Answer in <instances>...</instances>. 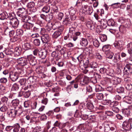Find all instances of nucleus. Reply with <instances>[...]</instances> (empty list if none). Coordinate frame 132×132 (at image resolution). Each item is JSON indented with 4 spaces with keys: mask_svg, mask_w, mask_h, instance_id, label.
Listing matches in <instances>:
<instances>
[{
    "mask_svg": "<svg viewBox=\"0 0 132 132\" xmlns=\"http://www.w3.org/2000/svg\"><path fill=\"white\" fill-rule=\"evenodd\" d=\"M19 89V85L16 83H15L12 86L11 90L12 91H17Z\"/></svg>",
    "mask_w": 132,
    "mask_h": 132,
    "instance_id": "nucleus-42",
    "label": "nucleus"
},
{
    "mask_svg": "<svg viewBox=\"0 0 132 132\" xmlns=\"http://www.w3.org/2000/svg\"><path fill=\"white\" fill-rule=\"evenodd\" d=\"M108 25L109 26L112 27L116 26L117 25V23L112 19H109L107 21Z\"/></svg>",
    "mask_w": 132,
    "mask_h": 132,
    "instance_id": "nucleus-23",
    "label": "nucleus"
},
{
    "mask_svg": "<svg viewBox=\"0 0 132 132\" xmlns=\"http://www.w3.org/2000/svg\"><path fill=\"white\" fill-rule=\"evenodd\" d=\"M39 38L42 40L43 43H47L50 41L49 35L46 34H43Z\"/></svg>",
    "mask_w": 132,
    "mask_h": 132,
    "instance_id": "nucleus-7",
    "label": "nucleus"
},
{
    "mask_svg": "<svg viewBox=\"0 0 132 132\" xmlns=\"http://www.w3.org/2000/svg\"><path fill=\"white\" fill-rule=\"evenodd\" d=\"M37 22L40 26H43L44 24V21L40 19H38L37 20Z\"/></svg>",
    "mask_w": 132,
    "mask_h": 132,
    "instance_id": "nucleus-64",
    "label": "nucleus"
},
{
    "mask_svg": "<svg viewBox=\"0 0 132 132\" xmlns=\"http://www.w3.org/2000/svg\"><path fill=\"white\" fill-rule=\"evenodd\" d=\"M27 58L31 65L33 66L36 64V60L34 58V57L32 55H31L27 56Z\"/></svg>",
    "mask_w": 132,
    "mask_h": 132,
    "instance_id": "nucleus-10",
    "label": "nucleus"
},
{
    "mask_svg": "<svg viewBox=\"0 0 132 132\" xmlns=\"http://www.w3.org/2000/svg\"><path fill=\"white\" fill-rule=\"evenodd\" d=\"M80 44L83 47H86L88 44V42L87 39L82 38L80 41Z\"/></svg>",
    "mask_w": 132,
    "mask_h": 132,
    "instance_id": "nucleus-18",
    "label": "nucleus"
},
{
    "mask_svg": "<svg viewBox=\"0 0 132 132\" xmlns=\"http://www.w3.org/2000/svg\"><path fill=\"white\" fill-rule=\"evenodd\" d=\"M120 56L119 55H114L113 58L112 57V62H117L118 60L120 59Z\"/></svg>",
    "mask_w": 132,
    "mask_h": 132,
    "instance_id": "nucleus-43",
    "label": "nucleus"
},
{
    "mask_svg": "<svg viewBox=\"0 0 132 132\" xmlns=\"http://www.w3.org/2000/svg\"><path fill=\"white\" fill-rule=\"evenodd\" d=\"M13 52L11 49H6L5 51V53L7 55H12L13 53Z\"/></svg>",
    "mask_w": 132,
    "mask_h": 132,
    "instance_id": "nucleus-52",
    "label": "nucleus"
},
{
    "mask_svg": "<svg viewBox=\"0 0 132 132\" xmlns=\"http://www.w3.org/2000/svg\"><path fill=\"white\" fill-rule=\"evenodd\" d=\"M124 91V88L122 87H120L117 88V92L118 93H123Z\"/></svg>",
    "mask_w": 132,
    "mask_h": 132,
    "instance_id": "nucleus-55",
    "label": "nucleus"
},
{
    "mask_svg": "<svg viewBox=\"0 0 132 132\" xmlns=\"http://www.w3.org/2000/svg\"><path fill=\"white\" fill-rule=\"evenodd\" d=\"M61 34V33L59 31L56 30L54 32L52 35V37L54 39L57 38Z\"/></svg>",
    "mask_w": 132,
    "mask_h": 132,
    "instance_id": "nucleus-36",
    "label": "nucleus"
},
{
    "mask_svg": "<svg viewBox=\"0 0 132 132\" xmlns=\"http://www.w3.org/2000/svg\"><path fill=\"white\" fill-rule=\"evenodd\" d=\"M89 65L90 67L93 69L97 68L98 66L97 64L94 62L90 63Z\"/></svg>",
    "mask_w": 132,
    "mask_h": 132,
    "instance_id": "nucleus-47",
    "label": "nucleus"
},
{
    "mask_svg": "<svg viewBox=\"0 0 132 132\" xmlns=\"http://www.w3.org/2000/svg\"><path fill=\"white\" fill-rule=\"evenodd\" d=\"M123 77L124 78L131 77L132 73V67L131 65L127 64L124 68Z\"/></svg>",
    "mask_w": 132,
    "mask_h": 132,
    "instance_id": "nucleus-1",
    "label": "nucleus"
},
{
    "mask_svg": "<svg viewBox=\"0 0 132 132\" xmlns=\"http://www.w3.org/2000/svg\"><path fill=\"white\" fill-rule=\"evenodd\" d=\"M123 113L127 116H129L130 114V110L128 108L125 109L123 110Z\"/></svg>",
    "mask_w": 132,
    "mask_h": 132,
    "instance_id": "nucleus-53",
    "label": "nucleus"
},
{
    "mask_svg": "<svg viewBox=\"0 0 132 132\" xmlns=\"http://www.w3.org/2000/svg\"><path fill=\"white\" fill-rule=\"evenodd\" d=\"M10 22L11 23V25L12 27L14 29L18 27L19 23L18 20L14 18L12 19V21Z\"/></svg>",
    "mask_w": 132,
    "mask_h": 132,
    "instance_id": "nucleus-14",
    "label": "nucleus"
},
{
    "mask_svg": "<svg viewBox=\"0 0 132 132\" xmlns=\"http://www.w3.org/2000/svg\"><path fill=\"white\" fill-rule=\"evenodd\" d=\"M122 125L124 129L127 131H129L132 128V118L124 121Z\"/></svg>",
    "mask_w": 132,
    "mask_h": 132,
    "instance_id": "nucleus-2",
    "label": "nucleus"
},
{
    "mask_svg": "<svg viewBox=\"0 0 132 132\" xmlns=\"http://www.w3.org/2000/svg\"><path fill=\"white\" fill-rule=\"evenodd\" d=\"M42 29L38 25L35 26L33 28V31L35 32H40L42 31Z\"/></svg>",
    "mask_w": 132,
    "mask_h": 132,
    "instance_id": "nucleus-24",
    "label": "nucleus"
},
{
    "mask_svg": "<svg viewBox=\"0 0 132 132\" xmlns=\"http://www.w3.org/2000/svg\"><path fill=\"white\" fill-rule=\"evenodd\" d=\"M125 87L128 91L132 90V85L131 84H126L125 85Z\"/></svg>",
    "mask_w": 132,
    "mask_h": 132,
    "instance_id": "nucleus-54",
    "label": "nucleus"
},
{
    "mask_svg": "<svg viewBox=\"0 0 132 132\" xmlns=\"http://www.w3.org/2000/svg\"><path fill=\"white\" fill-rule=\"evenodd\" d=\"M50 7L49 6H46L44 7L42 9V11L43 12L48 13L50 11Z\"/></svg>",
    "mask_w": 132,
    "mask_h": 132,
    "instance_id": "nucleus-40",
    "label": "nucleus"
},
{
    "mask_svg": "<svg viewBox=\"0 0 132 132\" xmlns=\"http://www.w3.org/2000/svg\"><path fill=\"white\" fill-rule=\"evenodd\" d=\"M110 47L109 45H105L102 48V50L104 52H109L108 51L110 49Z\"/></svg>",
    "mask_w": 132,
    "mask_h": 132,
    "instance_id": "nucleus-44",
    "label": "nucleus"
},
{
    "mask_svg": "<svg viewBox=\"0 0 132 132\" xmlns=\"http://www.w3.org/2000/svg\"><path fill=\"white\" fill-rule=\"evenodd\" d=\"M64 14L63 13L60 12L57 14V17L58 19L61 20Z\"/></svg>",
    "mask_w": 132,
    "mask_h": 132,
    "instance_id": "nucleus-61",
    "label": "nucleus"
},
{
    "mask_svg": "<svg viewBox=\"0 0 132 132\" xmlns=\"http://www.w3.org/2000/svg\"><path fill=\"white\" fill-rule=\"evenodd\" d=\"M31 94V93L30 91H28L27 92H23V95L24 97L27 98Z\"/></svg>",
    "mask_w": 132,
    "mask_h": 132,
    "instance_id": "nucleus-63",
    "label": "nucleus"
},
{
    "mask_svg": "<svg viewBox=\"0 0 132 132\" xmlns=\"http://www.w3.org/2000/svg\"><path fill=\"white\" fill-rule=\"evenodd\" d=\"M81 35V32L79 31L75 32V34L72 37V38L73 40L75 41L78 38V37L80 36Z\"/></svg>",
    "mask_w": 132,
    "mask_h": 132,
    "instance_id": "nucleus-31",
    "label": "nucleus"
},
{
    "mask_svg": "<svg viewBox=\"0 0 132 132\" xmlns=\"http://www.w3.org/2000/svg\"><path fill=\"white\" fill-rule=\"evenodd\" d=\"M16 35L18 36H21L23 34V31L21 29H18L16 31Z\"/></svg>",
    "mask_w": 132,
    "mask_h": 132,
    "instance_id": "nucleus-49",
    "label": "nucleus"
},
{
    "mask_svg": "<svg viewBox=\"0 0 132 132\" xmlns=\"http://www.w3.org/2000/svg\"><path fill=\"white\" fill-rule=\"evenodd\" d=\"M7 114L8 117L13 119L15 118L17 115L14 109H11L7 112Z\"/></svg>",
    "mask_w": 132,
    "mask_h": 132,
    "instance_id": "nucleus-11",
    "label": "nucleus"
},
{
    "mask_svg": "<svg viewBox=\"0 0 132 132\" xmlns=\"http://www.w3.org/2000/svg\"><path fill=\"white\" fill-rule=\"evenodd\" d=\"M24 46L25 50H28L31 49L32 45L30 43H26L24 44Z\"/></svg>",
    "mask_w": 132,
    "mask_h": 132,
    "instance_id": "nucleus-30",
    "label": "nucleus"
},
{
    "mask_svg": "<svg viewBox=\"0 0 132 132\" xmlns=\"http://www.w3.org/2000/svg\"><path fill=\"white\" fill-rule=\"evenodd\" d=\"M59 12L58 8L56 6H54L51 8V12L53 14L55 15Z\"/></svg>",
    "mask_w": 132,
    "mask_h": 132,
    "instance_id": "nucleus-29",
    "label": "nucleus"
},
{
    "mask_svg": "<svg viewBox=\"0 0 132 132\" xmlns=\"http://www.w3.org/2000/svg\"><path fill=\"white\" fill-rule=\"evenodd\" d=\"M96 96L98 99L101 100L103 98L104 95L102 93H97L96 94Z\"/></svg>",
    "mask_w": 132,
    "mask_h": 132,
    "instance_id": "nucleus-59",
    "label": "nucleus"
},
{
    "mask_svg": "<svg viewBox=\"0 0 132 132\" xmlns=\"http://www.w3.org/2000/svg\"><path fill=\"white\" fill-rule=\"evenodd\" d=\"M28 75L29 79H31V78H33V76L34 75V72L32 70H30L28 72Z\"/></svg>",
    "mask_w": 132,
    "mask_h": 132,
    "instance_id": "nucleus-56",
    "label": "nucleus"
},
{
    "mask_svg": "<svg viewBox=\"0 0 132 132\" xmlns=\"http://www.w3.org/2000/svg\"><path fill=\"white\" fill-rule=\"evenodd\" d=\"M19 103V101L18 100L15 99L12 101V103L13 106L15 107L18 106Z\"/></svg>",
    "mask_w": 132,
    "mask_h": 132,
    "instance_id": "nucleus-41",
    "label": "nucleus"
},
{
    "mask_svg": "<svg viewBox=\"0 0 132 132\" xmlns=\"http://www.w3.org/2000/svg\"><path fill=\"white\" fill-rule=\"evenodd\" d=\"M20 127V124L19 123H16L14 124L12 126H7L5 130L7 131H10L13 129V132H18Z\"/></svg>",
    "mask_w": 132,
    "mask_h": 132,
    "instance_id": "nucleus-4",
    "label": "nucleus"
},
{
    "mask_svg": "<svg viewBox=\"0 0 132 132\" xmlns=\"http://www.w3.org/2000/svg\"><path fill=\"white\" fill-rule=\"evenodd\" d=\"M87 108L88 109L92 110L94 108V106L92 103L90 102H88L86 104Z\"/></svg>",
    "mask_w": 132,
    "mask_h": 132,
    "instance_id": "nucleus-48",
    "label": "nucleus"
},
{
    "mask_svg": "<svg viewBox=\"0 0 132 132\" xmlns=\"http://www.w3.org/2000/svg\"><path fill=\"white\" fill-rule=\"evenodd\" d=\"M8 100V98L5 96H4L2 97L1 99V102L3 103L4 104H5L7 103Z\"/></svg>",
    "mask_w": 132,
    "mask_h": 132,
    "instance_id": "nucleus-60",
    "label": "nucleus"
},
{
    "mask_svg": "<svg viewBox=\"0 0 132 132\" xmlns=\"http://www.w3.org/2000/svg\"><path fill=\"white\" fill-rule=\"evenodd\" d=\"M36 118L35 117H32V116L31 115H27L26 117V120L28 122H29L30 123H32L34 121L33 120V119Z\"/></svg>",
    "mask_w": 132,
    "mask_h": 132,
    "instance_id": "nucleus-34",
    "label": "nucleus"
},
{
    "mask_svg": "<svg viewBox=\"0 0 132 132\" xmlns=\"http://www.w3.org/2000/svg\"><path fill=\"white\" fill-rule=\"evenodd\" d=\"M47 54L46 51L45 50H41L39 52L38 56L42 59H44L46 57Z\"/></svg>",
    "mask_w": 132,
    "mask_h": 132,
    "instance_id": "nucleus-15",
    "label": "nucleus"
},
{
    "mask_svg": "<svg viewBox=\"0 0 132 132\" xmlns=\"http://www.w3.org/2000/svg\"><path fill=\"white\" fill-rule=\"evenodd\" d=\"M40 41L39 39H34V43L35 46H38L40 44Z\"/></svg>",
    "mask_w": 132,
    "mask_h": 132,
    "instance_id": "nucleus-51",
    "label": "nucleus"
},
{
    "mask_svg": "<svg viewBox=\"0 0 132 132\" xmlns=\"http://www.w3.org/2000/svg\"><path fill=\"white\" fill-rule=\"evenodd\" d=\"M26 13L25 8L22 7L18 9L17 14L21 18V19L22 21L26 16L28 15L26 14Z\"/></svg>",
    "mask_w": 132,
    "mask_h": 132,
    "instance_id": "nucleus-3",
    "label": "nucleus"
},
{
    "mask_svg": "<svg viewBox=\"0 0 132 132\" xmlns=\"http://www.w3.org/2000/svg\"><path fill=\"white\" fill-rule=\"evenodd\" d=\"M75 28L73 27L70 28H69V32L68 34L69 37L71 38H72V37L75 34Z\"/></svg>",
    "mask_w": 132,
    "mask_h": 132,
    "instance_id": "nucleus-21",
    "label": "nucleus"
},
{
    "mask_svg": "<svg viewBox=\"0 0 132 132\" xmlns=\"http://www.w3.org/2000/svg\"><path fill=\"white\" fill-rule=\"evenodd\" d=\"M35 21V20L34 19L33 17H30L28 16L27 15V16H26V17L25 18L24 20H23L22 21L31 23V21L34 22Z\"/></svg>",
    "mask_w": 132,
    "mask_h": 132,
    "instance_id": "nucleus-17",
    "label": "nucleus"
},
{
    "mask_svg": "<svg viewBox=\"0 0 132 132\" xmlns=\"http://www.w3.org/2000/svg\"><path fill=\"white\" fill-rule=\"evenodd\" d=\"M14 108V109L15 110L17 115L19 116L22 113L23 111L22 107L21 105L15 107Z\"/></svg>",
    "mask_w": 132,
    "mask_h": 132,
    "instance_id": "nucleus-13",
    "label": "nucleus"
},
{
    "mask_svg": "<svg viewBox=\"0 0 132 132\" xmlns=\"http://www.w3.org/2000/svg\"><path fill=\"white\" fill-rule=\"evenodd\" d=\"M9 29L7 28L5 31V33L6 35L7 34L9 33V35L10 37L12 36L14 33V31L13 30H11L9 31H8Z\"/></svg>",
    "mask_w": 132,
    "mask_h": 132,
    "instance_id": "nucleus-37",
    "label": "nucleus"
},
{
    "mask_svg": "<svg viewBox=\"0 0 132 132\" xmlns=\"http://www.w3.org/2000/svg\"><path fill=\"white\" fill-rule=\"evenodd\" d=\"M123 99L125 102L127 103L131 104L132 103V99L129 97L126 96L124 97Z\"/></svg>",
    "mask_w": 132,
    "mask_h": 132,
    "instance_id": "nucleus-35",
    "label": "nucleus"
},
{
    "mask_svg": "<svg viewBox=\"0 0 132 132\" xmlns=\"http://www.w3.org/2000/svg\"><path fill=\"white\" fill-rule=\"evenodd\" d=\"M28 58L21 57L17 59L18 64L19 65L22 67L27 65L28 64Z\"/></svg>",
    "mask_w": 132,
    "mask_h": 132,
    "instance_id": "nucleus-5",
    "label": "nucleus"
},
{
    "mask_svg": "<svg viewBox=\"0 0 132 132\" xmlns=\"http://www.w3.org/2000/svg\"><path fill=\"white\" fill-rule=\"evenodd\" d=\"M119 104V102L116 101H114L112 102H110L109 106L111 108H113L116 107Z\"/></svg>",
    "mask_w": 132,
    "mask_h": 132,
    "instance_id": "nucleus-33",
    "label": "nucleus"
},
{
    "mask_svg": "<svg viewBox=\"0 0 132 132\" xmlns=\"http://www.w3.org/2000/svg\"><path fill=\"white\" fill-rule=\"evenodd\" d=\"M123 44L122 41L119 40L115 41L113 43V45L116 48L119 49L122 47V45Z\"/></svg>",
    "mask_w": 132,
    "mask_h": 132,
    "instance_id": "nucleus-12",
    "label": "nucleus"
},
{
    "mask_svg": "<svg viewBox=\"0 0 132 132\" xmlns=\"http://www.w3.org/2000/svg\"><path fill=\"white\" fill-rule=\"evenodd\" d=\"M87 26L88 28H90L91 29H92L94 28L93 24L92 22H88L87 23Z\"/></svg>",
    "mask_w": 132,
    "mask_h": 132,
    "instance_id": "nucleus-58",
    "label": "nucleus"
},
{
    "mask_svg": "<svg viewBox=\"0 0 132 132\" xmlns=\"http://www.w3.org/2000/svg\"><path fill=\"white\" fill-rule=\"evenodd\" d=\"M26 79L25 78H22L20 79L19 81V82L20 83V85L21 86H22L23 87H24L26 86Z\"/></svg>",
    "mask_w": 132,
    "mask_h": 132,
    "instance_id": "nucleus-39",
    "label": "nucleus"
},
{
    "mask_svg": "<svg viewBox=\"0 0 132 132\" xmlns=\"http://www.w3.org/2000/svg\"><path fill=\"white\" fill-rule=\"evenodd\" d=\"M96 70L95 69H93L90 70L89 72V75L90 78H92L94 77V76L95 73V71Z\"/></svg>",
    "mask_w": 132,
    "mask_h": 132,
    "instance_id": "nucleus-57",
    "label": "nucleus"
},
{
    "mask_svg": "<svg viewBox=\"0 0 132 132\" xmlns=\"http://www.w3.org/2000/svg\"><path fill=\"white\" fill-rule=\"evenodd\" d=\"M106 54L107 58L110 59H112L114 55L113 53L110 51L106 52Z\"/></svg>",
    "mask_w": 132,
    "mask_h": 132,
    "instance_id": "nucleus-38",
    "label": "nucleus"
},
{
    "mask_svg": "<svg viewBox=\"0 0 132 132\" xmlns=\"http://www.w3.org/2000/svg\"><path fill=\"white\" fill-rule=\"evenodd\" d=\"M62 23L66 26H70L71 24V22L69 18H65L63 21Z\"/></svg>",
    "mask_w": 132,
    "mask_h": 132,
    "instance_id": "nucleus-20",
    "label": "nucleus"
},
{
    "mask_svg": "<svg viewBox=\"0 0 132 132\" xmlns=\"http://www.w3.org/2000/svg\"><path fill=\"white\" fill-rule=\"evenodd\" d=\"M126 28L123 26L121 25L119 27V31L122 33H124L125 31Z\"/></svg>",
    "mask_w": 132,
    "mask_h": 132,
    "instance_id": "nucleus-62",
    "label": "nucleus"
},
{
    "mask_svg": "<svg viewBox=\"0 0 132 132\" xmlns=\"http://www.w3.org/2000/svg\"><path fill=\"white\" fill-rule=\"evenodd\" d=\"M8 16L7 13L5 12L0 14V20H3L7 18Z\"/></svg>",
    "mask_w": 132,
    "mask_h": 132,
    "instance_id": "nucleus-22",
    "label": "nucleus"
},
{
    "mask_svg": "<svg viewBox=\"0 0 132 132\" xmlns=\"http://www.w3.org/2000/svg\"><path fill=\"white\" fill-rule=\"evenodd\" d=\"M107 22L102 21L101 22V29H105L107 27Z\"/></svg>",
    "mask_w": 132,
    "mask_h": 132,
    "instance_id": "nucleus-45",
    "label": "nucleus"
},
{
    "mask_svg": "<svg viewBox=\"0 0 132 132\" xmlns=\"http://www.w3.org/2000/svg\"><path fill=\"white\" fill-rule=\"evenodd\" d=\"M100 38L102 42H105L107 39V36L104 34L101 35L100 36Z\"/></svg>",
    "mask_w": 132,
    "mask_h": 132,
    "instance_id": "nucleus-50",
    "label": "nucleus"
},
{
    "mask_svg": "<svg viewBox=\"0 0 132 132\" xmlns=\"http://www.w3.org/2000/svg\"><path fill=\"white\" fill-rule=\"evenodd\" d=\"M121 81V79L117 77H112L111 80V83L114 84H119Z\"/></svg>",
    "mask_w": 132,
    "mask_h": 132,
    "instance_id": "nucleus-16",
    "label": "nucleus"
},
{
    "mask_svg": "<svg viewBox=\"0 0 132 132\" xmlns=\"http://www.w3.org/2000/svg\"><path fill=\"white\" fill-rule=\"evenodd\" d=\"M54 127H58L60 128H62L64 127V125L61 124L60 122L58 121H56L54 124Z\"/></svg>",
    "mask_w": 132,
    "mask_h": 132,
    "instance_id": "nucleus-32",
    "label": "nucleus"
},
{
    "mask_svg": "<svg viewBox=\"0 0 132 132\" xmlns=\"http://www.w3.org/2000/svg\"><path fill=\"white\" fill-rule=\"evenodd\" d=\"M19 73L16 72L11 71L9 75V77L13 81H16L19 78Z\"/></svg>",
    "mask_w": 132,
    "mask_h": 132,
    "instance_id": "nucleus-6",
    "label": "nucleus"
},
{
    "mask_svg": "<svg viewBox=\"0 0 132 132\" xmlns=\"http://www.w3.org/2000/svg\"><path fill=\"white\" fill-rule=\"evenodd\" d=\"M51 56L53 57L56 58L57 61L60 59L59 55V52L58 51H55L53 52L51 54Z\"/></svg>",
    "mask_w": 132,
    "mask_h": 132,
    "instance_id": "nucleus-25",
    "label": "nucleus"
},
{
    "mask_svg": "<svg viewBox=\"0 0 132 132\" xmlns=\"http://www.w3.org/2000/svg\"><path fill=\"white\" fill-rule=\"evenodd\" d=\"M34 24L30 23H25L23 26V27L27 29H30L34 26Z\"/></svg>",
    "mask_w": 132,
    "mask_h": 132,
    "instance_id": "nucleus-19",
    "label": "nucleus"
},
{
    "mask_svg": "<svg viewBox=\"0 0 132 132\" xmlns=\"http://www.w3.org/2000/svg\"><path fill=\"white\" fill-rule=\"evenodd\" d=\"M21 47H16L14 52L15 54L17 56H19L21 53Z\"/></svg>",
    "mask_w": 132,
    "mask_h": 132,
    "instance_id": "nucleus-27",
    "label": "nucleus"
},
{
    "mask_svg": "<svg viewBox=\"0 0 132 132\" xmlns=\"http://www.w3.org/2000/svg\"><path fill=\"white\" fill-rule=\"evenodd\" d=\"M128 52L129 54H132V42L128 43L127 45Z\"/></svg>",
    "mask_w": 132,
    "mask_h": 132,
    "instance_id": "nucleus-28",
    "label": "nucleus"
},
{
    "mask_svg": "<svg viewBox=\"0 0 132 132\" xmlns=\"http://www.w3.org/2000/svg\"><path fill=\"white\" fill-rule=\"evenodd\" d=\"M93 42L94 46L96 47H98L100 45L98 41L96 39H94L93 40Z\"/></svg>",
    "mask_w": 132,
    "mask_h": 132,
    "instance_id": "nucleus-46",
    "label": "nucleus"
},
{
    "mask_svg": "<svg viewBox=\"0 0 132 132\" xmlns=\"http://www.w3.org/2000/svg\"><path fill=\"white\" fill-rule=\"evenodd\" d=\"M27 6L28 9H30L31 11L35 12L37 11V9L35 7V3L33 2H31L28 3Z\"/></svg>",
    "mask_w": 132,
    "mask_h": 132,
    "instance_id": "nucleus-9",
    "label": "nucleus"
},
{
    "mask_svg": "<svg viewBox=\"0 0 132 132\" xmlns=\"http://www.w3.org/2000/svg\"><path fill=\"white\" fill-rule=\"evenodd\" d=\"M83 10L85 14L89 15L92 14L93 11L92 6H88L86 5L84 6Z\"/></svg>",
    "mask_w": 132,
    "mask_h": 132,
    "instance_id": "nucleus-8",
    "label": "nucleus"
},
{
    "mask_svg": "<svg viewBox=\"0 0 132 132\" xmlns=\"http://www.w3.org/2000/svg\"><path fill=\"white\" fill-rule=\"evenodd\" d=\"M36 71L38 74H40L44 72V68L41 66H39L36 69Z\"/></svg>",
    "mask_w": 132,
    "mask_h": 132,
    "instance_id": "nucleus-26",
    "label": "nucleus"
}]
</instances>
